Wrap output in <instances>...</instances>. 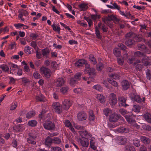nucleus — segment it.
Instances as JSON below:
<instances>
[{
  "instance_id": "nucleus-40",
  "label": "nucleus",
  "mask_w": 151,
  "mask_h": 151,
  "mask_svg": "<svg viewBox=\"0 0 151 151\" xmlns=\"http://www.w3.org/2000/svg\"><path fill=\"white\" fill-rule=\"evenodd\" d=\"M0 68L4 71L8 72L9 70V67L6 65L3 64L0 66Z\"/></svg>"
},
{
  "instance_id": "nucleus-1",
  "label": "nucleus",
  "mask_w": 151,
  "mask_h": 151,
  "mask_svg": "<svg viewBox=\"0 0 151 151\" xmlns=\"http://www.w3.org/2000/svg\"><path fill=\"white\" fill-rule=\"evenodd\" d=\"M82 139H80V140L81 145L84 147H87L89 145V141L87 138L83 137V135L84 136H86L87 135V132H83L80 133Z\"/></svg>"
},
{
  "instance_id": "nucleus-16",
  "label": "nucleus",
  "mask_w": 151,
  "mask_h": 151,
  "mask_svg": "<svg viewBox=\"0 0 151 151\" xmlns=\"http://www.w3.org/2000/svg\"><path fill=\"white\" fill-rule=\"evenodd\" d=\"M13 129L17 132H20L22 131L24 129L23 126L21 124H18L14 126Z\"/></svg>"
},
{
  "instance_id": "nucleus-56",
  "label": "nucleus",
  "mask_w": 151,
  "mask_h": 151,
  "mask_svg": "<svg viewBox=\"0 0 151 151\" xmlns=\"http://www.w3.org/2000/svg\"><path fill=\"white\" fill-rule=\"evenodd\" d=\"M117 61L119 65H122L123 64L124 62L123 58H117Z\"/></svg>"
},
{
  "instance_id": "nucleus-41",
  "label": "nucleus",
  "mask_w": 151,
  "mask_h": 151,
  "mask_svg": "<svg viewBox=\"0 0 151 151\" xmlns=\"http://www.w3.org/2000/svg\"><path fill=\"white\" fill-rule=\"evenodd\" d=\"M108 76L111 78H112L115 79H118L119 78V76L117 73H115L114 74H108Z\"/></svg>"
},
{
  "instance_id": "nucleus-29",
  "label": "nucleus",
  "mask_w": 151,
  "mask_h": 151,
  "mask_svg": "<svg viewBox=\"0 0 151 151\" xmlns=\"http://www.w3.org/2000/svg\"><path fill=\"white\" fill-rule=\"evenodd\" d=\"M37 124V122L34 120L29 121L28 123V125L29 126L34 127L36 126Z\"/></svg>"
},
{
  "instance_id": "nucleus-5",
  "label": "nucleus",
  "mask_w": 151,
  "mask_h": 151,
  "mask_svg": "<svg viewBox=\"0 0 151 151\" xmlns=\"http://www.w3.org/2000/svg\"><path fill=\"white\" fill-rule=\"evenodd\" d=\"M53 108L55 110V111L58 114L61 113L62 111V106H60V104L58 102H56L52 104Z\"/></svg>"
},
{
  "instance_id": "nucleus-39",
  "label": "nucleus",
  "mask_w": 151,
  "mask_h": 151,
  "mask_svg": "<svg viewBox=\"0 0 151 151\" xmlns=\"http://www.w3.org/2000/svg\"><path fill=\"white\" fill-rule=\"evenodd\" d=\"M140 107L138 105H134L132 108V110L134 111L139 113L140 111Z\"/></svg>"
},
{
  "instance_id": "nucleus-55",
  "label": "nucleus",
  "mask_w": 151,
  "mask_h": 151,
  "mask_svg": "<svg viewBox=\"0 0 151 151\" xmlns=\"http://www.w3.org/2000/svg\"><path fill=\"white\" fill-rule=\"evenodd\" d=\"M30 37H32L33 39L35 40V39L38 37L39 36L37 33L35 34L34 33H31L30 34Z\"/></svg>"
},
{
  "instance_id": "nucleus-30",
  "label": "nucleus",
  "mask_w": 151,
  "mask_h": 151,
  "mask_svg": "<svg viewBox=\"0 0 151 151\" xmlns=\"http://www.w3.org/2000/svg\"><path fill=\"white\" fill-rule=\"evenodd\" d=\"M145 55L144 53H142L139 51H137L134 53V56L135 57H143Z\"/></svg>"
},
{
  "instance_id": "nucleus-2",
  "label": "nucleus",
  "mask_w": 151,
  "mask_h": 151,
  "mask_svg": "<svg viewBox=\"0 0 151 151\" xmlns=\"http://www.w3.org/2000/svg\"><path fill=\"white\" fill-rule=\"evenodd\" d=\"M44 127L49 130L55 131V125L54 123L50 121H48L43 123Z\"/></svg>"
},
{
  "instance_id": "nucleus-13",
  "label": "nucleus",
  "mask_w": 151,
  "mask_h": 151,
  "mask_svg": "<svg viewBox=\"0 0 151 151\" xmlns=\"http://www.w3.org/2000/svg\"><path fill=\"white\" fill-rule=\"evenodd\" d=\"M141 62L145 66H147L150 65V59L148 57L145 55L143 57V58L141 60Z\"/></svg>"
},
{
  "instance_id": "nucleus-64",
  "label": "nucleus",
  "mask_w": 151,
  "mask_h": 151,
  "mask_svg": "<svg viewBox=\"0 0 151 151\" xmlns=\"http://www.w3.org/2000/svg\"><path fill=\"white\" fill-rule=\"evenodd\" d=\"M36 57L37 59H40L41 58L42 54L40 52L38 51V50H36Z\"/></svg>"
},
{
  "instance_id": "nucleus-19",
  "label": "nucleus",
  "mask_w": 151,
  "mask_h": 151,
  "mask_svg": "<svg viewBox=\"0 0 151 151\" xmlns=\"http://www.w3.org/2000/svg\"><path fill=\"white\" fill-rule=\"evenodd\" d=\"M121 85L123 89L124 90L127 89L129 87V84L127 80H125L123 81L121 83Z\"/></svg>"
},
{
  "instance_id": "nucleus-28",
  "label": "nucleus",
  "mask_w": 151,
  "mask_h": 151,
  "mask_svg": "<svg viewBox=\"0 0 151 151\" xmlns=\"http://www.w3.org/2000/svg\"><path fill=\"white\" fill-rule=\"evenodd\" d=\"M97 99L99 100L101 103H104L105 101V98L103 95L98 94L97 96Z\"/></svg>"
},
{
  "instance_id": "nucleus-6",
  "label": "nucleus",
  "mask_w": 151,
  "mask_h": 151,
  "mask_svg": "<svg viewBox=\"0 0 151 151\" xmlns=\"http://www.w3.org/2000/svg\"><path fill=\"white\" fill-rule=\"evenodd\" d=\"M41 70L46 78H49L50 77L51 72L50 69L42 67L41 68Z\"/></svg>"
},
{
  "instance_id": "nucleus-12",
  "label": "nucleus",
  "mask_w": 151,
  "mask_h": 151,
  "mask_svg": "<svg viewBox=\"0 0 151 151\" xmlns=\"http://www.w3.org/2000/svg\"><path fill=\"white\" fill-rule=\"evenodd\" d=\"M118 101L119 103V106L126 107L128 106L125 103L126 99L123 96L119 97L118 99Z\"/></svg>"
},
{
  "instance_id": "nucleus-11",
  "label": "nucleus",
  "mask_w": 151,
  "mask_h": 151,
  "mask_svg": "<svg viewBox=\"0 0 151 151\" xmlns=\"http://www.w3.org/2000/svg\"><path fill=\"white\" fill-rule=\"evenodd\" d=\"M116 95L114 93H111L110 96L109 103L111 105H115L116 103Z\"/></svg>"
},
{
  "instance_id": "nucleus-15",
  "label": "nucleus",
  "mask_w": 151,
  "mask_h": 151,
  "mask_svg": "<svg viewBox=\"0 0 151 151\" xmlns=\"http://www.w3.org/2000/svg\"><path fill=\"white\" fill-rule=\"evenodd\" d=\"M140 140L144 144H149L150 143L151 139L145 136H141L140 137Z\"/></svg>"
},
{
  "instance_id": "nucleus-63",
  "label": "nucleus",
  "mask_w": 151,
  "mask_h": 151,
  "mask_svg": "<svg viewBox=\"0 0 151 151\" xmlns=\"http://www.w3.org/2000/svg\"><path fill=\"white\" fill-rule=\"evenodd\" d=\"M33 76L35 79H39L40 78V75L38 72H36L33 73Z\"/></svg>"
},
{
  "instance_id": "nucleus-38",
  "label": "nucleus",
  "mask_w": 151,
  "mask_h": 151,
  "mask_svg": "<svg viewBox=\"0 0 151 151\" xmlns=\"http://www.w3.org/2000/svg\"><path fill=\"white\" fill-rule=\"evenodd\" d=\"M35 113L33 111H30L28 112L26 115V118H30L32 117L33 116L35 115Z\"/></svg>"
},
{
  "instance_id": "nucleus-18",
  "label": "nucleus",
  "mask_w": 151,
  "mask_h": 151,
  "mask_svg": "<svg viewBox=\"0 0 151 151\" xmlns=\"http://www.w3.org/2000/svg\"><path fill=\"white\" fill-rule=\"evenodd\" d=\"M129 129L128 128L124 127H121L117 129V131L119 133H127L129 132Z\"/></svg>"
},
{
  "instance_id": "nucleus-35",
  "label": "nucleus",
  "mask_w": 151,
  "mask_h": 151,
  "mask_svg": "<svg viewBox=\"0 0 151 151\" xmlns=\"http://www.w3.org/2000/svg\"><path fill=\"white\" fill-rule=\"evenodd\" d=\"M89 59L91 63L93 64H96V61L95 58L94 57L93 55H90L89 56Z\"/></svg>"
},
{
  "instance_id": "nucleus-62",
  "label": "nucleus",
  "mask_w": 151,
  "mask_h": 151,
  "mask_svg": "<svg viewBox=\"0 0 151 151\" xmlns=\"http://www.w3.org/2000/svg\"><path fill=\"white\" fill-rule=\"evenodd\" d=\"M134 33L132 32H131L127 33L125 35V38L127 39V38L129 39V38L134 34Z\"/></svg>"
},
{
  "instance_id": "nucleus-44",
  "label": "nucleus",
  "mask_w": 151,
  "mask_h": 151,
  "mask_svg": "<svg viewBox=\"0 0 151 151\" xmlns=\"http://www.w3.org/2000/svg\"><path fill=\"white\" fill-rule=\"evenodd\" d=\"M42 54L43 56H45L46 55H48L50 52L49 50L47 49H42Z\"/></svg>"
},
{
  "instance_id": "nucleus-21",
  "label": "nucleus",
  "mask_w": 151,
  "mask_h": 151,
  "mask_svg": "<svg viewBox=\"0 0 151 151\" xmlns=\"http://www.w3.org/2000/svg\"><path fill=\"white\" fill-rule=\"evenodd\" d=\"M143 116L146 121L151 123V114L148 112L144 114Z\"/></svg>"
},
{
  "instance_id": "nucleus-34",
  "label": "nucleus",
  "mask_w": 151,
  "mask_h": 151,
  "mask_svg": "<svg viewBox=\"0 0 151 151\" xmlns=\"http://www.w3.org/2000/svg\"><path fill=\"white\" fill-rule=\"evenodd\" d=\"M102 21L104 23L107 25L109 27L111 28L113 27V24L112 23H110L111 21H106L105 17L102 18Z\"/></svg>"
},
{
  "instance_id": "nucleus-52",
  "label": "nucleus",
  "mask_w": 151,
  "mask_h": 151,
  "mask_svg": "<svg viewBox=\"0 0 151 151\" xmlns=\"http://www.w3.org/2000/svg\"><path fill=\"white\" fill-rule=\"evenodd\" d=\"M68 89V88L67 86L64 87L60 89V91L63 93H65L67 92Z\"/></svg>"
},
{
  "instance_id": "nucleus-36",
  "label": "nucleus",
  "mask_w": 151,
  "mask_h": 151,
  "mask_svg": "<svg viewBox=\"0 0 151 151\" xmlns=\"http://www.w3.org/2000/svg\"><path fill=\"white\" fill-rule=\"evenodd\" d=\"M113 6L107 5L106 6L109 8H110L111 9H116L119 10L120 8L119 6L116 3H114L113 4Z\"/></svg>"
},
{
  "instance_id": "nucleus-59",
  "label": "nucleus",
  "mask_w": 151,
  "mask_h": 151,
  "mask_svg": "<svg viewBox=\"0 0 151 151\" xmlns=\"http://www.w3.org/2000/svg\"><path fill=\"white\" fill-rule=\"evenodd\" d=\"M97 69L98 71H100L102 70L104 68L103 64L100 63L99 64L97 65Z\"/></svg>"
},
{
  "instance_id": "nucleus-54",
  "label": "nucleus",
  "mask_w": 151,
  "mask_h": 151,
  "mask_svg": "<svg viewBox=\"0 0 151 151\" xmlns=\"http://www.w3.org/2000/svg\"><path fill=\"white\" fill-rule=\"evenodd\" d=\"M81 74V73H76L74 76V78L75 80H80Z\"/></svg>"
},
{
  "instance_id": "nucleus-3",
  "label": "nucleus",
  "mask_w": 151,
  "mask_h": 151,
  "mask_svg": "<svg viewBox=\"0 0 151 151\" xmlns=\"http://www.w3.org/2000/svg\"><path fill=\"white\" fill-rule=\"evenodd\" d=\"M121 117L120 115L114 113L110 115L109 120L111 122H116L119 119H121Z\"/></svg>"
},
{
  "instance_id": "nucleus-31",
  "label": "nucleus",
  "mask_w": 151,
  "mask_h": 151,
  "mask_svg": "<svg viewBox=\"0 0 151 151\" xmlns=\"http://www.w3.org/2000/svg\"><path fill=\"white\" fill-rule=\"evenodd\" d=\"M125 151H136V150L134 146L127 145L125 147Z\"/></svg>"
},
{
  "instance_id": "nucleus-51",
  "label": "nucleus",
  "mask_w": 151,
  "mask_h": 151,
  "mask_svg": "<svg viewBox=\"0 0 151 151\" xmlns=\"http://www.w3.org/2000/svg\"><path fill=\"white\" fill-rule=\"evenodd\" d=\"M139 151H147V147L144 145H141L139 149Z\"/></svg>"
},
{
  "instance_id": "nucleus-25",
  "label": "nucleus",
  "mask_w": 151,
  "mask_h": 151,
  "mask_svg": "<svg viewBox=\"0 0 151 151\" xmlns=\"http://www.w3.org/2000/svg\"><path fill=\"white\" fill-rule=\"evenodd\" d=\"M134 42V41L133 40L127 38L126 39L125 43L127 46L131 47L133 45Z\"/></svg>"
},
{
  "instance_id": "nucleus-23",
  "label": "nucleus",
  "mask_w": 151,
  "mask_h": 151,
  "mask_svg": "<svg viewBox=\"0 0 151 151\" xmlns=\"http://www.w3.org/2000/svg\"><path fill=\"white\" fill-rule=\"evenodd\" d=\"M64 80L63 78H59L56 82V86L57 87H61L64 84Z\"/></svg>"
},
{
  "instance_id": "nucleus-58",
  "label": "nucleus",
  "mask_w": 151,
  "mask_h": 151,
  "mask_svg": "<svg viewBox=\"0 0 151 151\" xmlns=\"http://www.w3.org/2000/svg\"><path fill=\"white\" fill-rule=\"evenodd\" d=\"M64 124H65V126L67 127H69L72 125L71 123L68 120H67L65 121V122H64Z\"/></svg>"
},
{
  "instance_id": "nucleus-47",
  "label": "nucleus",
  "mask_w": 151,
  "mask_h": 151,
  "mask_svg": "<svg viewBox=\"0 0 151 151\" xmlns=\"http://www.w3.org/2000/svg\"><path fill=\"white\" fill-rule=\"evenodd\" d=\"M27 142L33 145H35L36 143V141L35 140L28 138L27 139Z\"/></svg>"
},
{
  "instance_id": "nucleus-10",
  "label": "nucleus",
  "mask_w": 151,
  "mask_h": 151,
  "mask_svg": "<svg viewBox=\"0 0 151 151\" xmlns=\"http://www.w3.org/2000/svg\"><path fill=\"white\" fill-rule=\"evenodd\" d=\"M106 21H112L114 23H117L119 22V20L115 16L113 15H108L107 17H105Z\"/></svg>"
},
{
  "instance_id": "nucleus-53",
  "label": "nucleus",
  "mask_w": 151,
  "mask_h": 151,
  "mask_svg": "<svg viewBox=\"0 0 151 151\" xmlns=\"http://www.w3.org/2000/svg\"><path fill=\"white\" fill-rule=\"evenodd\" d=\"M9 67H10V69H11L12 68H14L15 69L16 68H17L18 69L19 67L17 65L14 64L12 63H10L9 64Z\"/></svg>"
},
{
  "instance_id": "nucleus-43",
  "label": "nucleus",
  "mask_w": 151,
  "mask_h": 151,
  "mask_svg": "<svg viewBox=\"0 0 151 151\" xmlns=\"http://www.w3.org/2000/svg\"><path fill=\"white\" fill-rule=\"evenodd\" d=\"M144 68L143 65L141 64H138L135 66V69L137 70L141 71L142 70V68Z\"/></svg>"
},
{
  "instance_id": "nucleus-48",
  "label": "nucleus",
  "mask_w": 151,
  "mask_h": 151,
  "mask_svg": "<svg viewBox=\"0 0 151 151\" xmlns=\"http://www.w3.org/2000/svg\"><path fill=\"white\" fill-rule=\"evenodd\" d=\"M52 27L54 31L58 32L59 34L60 33V29L59 27H56V26H55L54 24L52 25Z\"/></svg>"
},
{
  "instance_id": "nucleus-27",
  "label": "nucleus",
  "mask_w": 151,
  "mask_h": 151,
  "mask_svg": "<svg viewBox=\"0 0 151 151\" xmlns=\"http://www.w3.org/2000/svg\"><path fill=\"white\" fill-rule=\"evenodd\" d=\"M107 79L109 83H111L114 86L117 87L118 86V84L117 83L116 81L113 80L112 78H108Z\"/></svg>"
},
{
  "instance_id": "nucleus-4",
  "label": "nucleus",
  "mask_w": 151,
  "mask_h": 151,
  "mask_svg": "<svg viewBox=\"0 0 151 151\" xmlns=\"http://www.w3.org/2000/svg\"><path fill=\"white\" fill-rule=\"evenodd\" d=\"M130 97L131 100L133 101H135L138 103L142 102V99L141 98L139 95H137L135 93H132L131 94Z\"/></svg>"
},
{
  "instance_id": "nucleus-7",
  "label": "nucleus",
  "mask_w": 151,
  "mask_h": 151,
  "mask_svg": "<svg viewBox=\"0 0 151 151\" xmlns=\"http://www.w3.org/2000/svg\"><path fill=\"white\" fill-rule=\"evenodd\" d=\"M138 49L143 51L147 54H149L150 52L147 47L144 44H138L137 45Z\"/></svg>"
},
{
  "instance_id": "nucleus-33",
  "label": "nucleus",
  "mask_w": 151,
  "mask_h": 151,
  "mask_svg": "<svg viewBox=\"0 0 151 151\" xmlns=\"http://www.w3.org/2000/svg\"><path fill=\"white\" fill-rule=\"evenodd\" d=\"M36 99L37 102H44L45 101V97L42 94H40L39 96H36Z\"/></svg>"
},
{
  "instance_id": "nucleus-9",
  "label": "nucleus",
  "mask_w": 151,
  "mask_h": 151,
  "mask_svg": "<svg viewBox=\"0 0 151 151\" xmlns=\"http://www.w3.org/2000/svg\"><path fill=\"white\" fill-rule=\"evenodd\" d=\"M72 103L70 100L65 99L63 102L62 107L64 109L67 110L71 105Z\"/></svg>"
},
{
  "instance_id": "nucleus-14",
  "label": "nucleus",
  "mask_w": 151,
  "mask_h": 151,
  "mask_svg": "<svg viewBox=\"0 0 151 151\" xmlns=\"http://www.w3.org/2000/svg\"><path fill=\"white\" fill-rule=\"evenodd\" d=\"M125 118L127 121L130 123L132 124L136 122L134 117L133 115L127 114L125 115Z\"/></svg>"
},
{
  "instance_id": "nucleus-24",
  "label": "nucleus",
  "mask_w": 151,
  "mask_h": 151,
  "mask_svg": "<svg viewBox=\"0 0 151 151\" xmlns=\"http://www.w3.org/2000/svg\"><path fill=\"white\" fill-rule=\"evenodd\" d=\"M52 143H53V139H52L49 136L47 137L45 140V145L47 146L50 147Z\"/></svg>"
},
{
  "instance_id": "nucleus-32",
  "label": "nucleus",
  "mask_w": 151,
  "mask_h": 151,
  "mask_svg": "<svg viewBox=\"0 0 151 151\" xmlns=\"http://www.w3.org/2000/svg\"><path fill=\"white\" fill-rule=\"evenodd\" d=\"M133 142L134 145L136 147H139L140 145L139 140L136 138L133 139Z\"/></svg>"
},
{
  "instance_id": "nucleus-61",
  "label": "nucleus",
  "mask_w": 151,
  "mask_h": 151,
  "mask_svg": "<svg viewBox=\"0 0 151 151\" xmlns=\"http://www.w3.org/2000/svg\"><path fill=\"white\" fill-rule=\"evenodd\" d=\"M22 82L26 84L30 82L29 80L25 77H23L22 78Z\"/></svg>"
},
{
  "instance_id": "nucleus-8",
  "label": "nucleus",
  "mask_w": 151,
  "mask_h": 151,
  "mask_svg": "<svg viewBox=\"0 0 151 151\" xmlns=\"http://www.w3.org/2000/svg\"><path fill=\"white\" fill-rule=\"evenodd\" d=\"M77 117L79 121L85 120L87 118V115L83 111H81L78 114Z\"/></svg>"
},
{
  "instance_id": "nucleus-37",
  "label": "nucleus",
  "mask_w": 151,
  "mask_h": 151,
  "mask_svg": "<svg viewBox=\"0 0 151 151\" xmlns=\"http://www.w3.org/2000/svg\"><path fill=\"white\" fill-rule=\"evenodd\" d=\"M114 53L115 56L116 57H119L121 55L120 50L118 48H115L114 49Z\"/></svg>"
},
{
  "instance_id": "nucleus-17",
  "label": "nucleus",
  "mask_w": 151,
  "mask_h": 151,
  "mask_svg": "<svg viewBox=\"0 0 151 151\" xmlns=\"http://www.w3.org/2000/svg\"><path fill=\"white\" fill-rule=\"evenodd\" d=\"M86 62V61L84 59L79 60L75 63V65L76 67L79 68L82 66Z\"/></svg>"
},
{
  "instance_id": "nucleus-60",
  "label": "nucleus",
  "mask_w": 151,
  "mask_h": 151,
  "mask_svg": "<svg viewBox=\"0 0 151 151\" xmlns=\"http://www.w3.org/2000/svg\"><path fill=\"white\" fill-rule=\"evenodd\" d=\"M79 7L82 10H85L87 8V6L86 4H82L79 5Z\"/></svg>"
},
{
  "instance_id": "nucleus-22",
  "label": "nucleus",
  "mask_w": 151,
  "mask_h": 151,
  "mask_svg": "<svg viewBox=\"0 0 151 151\" xmlns=\"http://www.w3.org/2000/svg\"><path fill=\"white\" fill-rule=\"evenodd\" d=\"M88 70L84 72L85 73H88L90 76H95L96 75L95 70L94 68L91 67Z\"/></svg>"
},
{
  "instance_id": "nucleus-26",
  "label": "nucleus",
  "mask_w": 151,
  "mask_h": 151,
  "mask_svg": "<svg viewBox=\"0 0 151 151\" xmlns=\"http://www.w3.org/2000/svg\"><path fill=\"white\" fill-rule=\"evenodd\" d=\"M78 83V80H75L73 78H71L70 80V84L73 86L76 85Z\"/></svg>"
},
{
  "instance_id": "nucleus-57",
  "label": "nucleus",
  "mask_w": 151,
  "mask_h": 151,
  "mask_svg": "<svg viewBox=\"0 0 151 151\" xmlns=\"http://www.w3.org/2000/svg\"><path fill=\"white\" fill-rule=\"evenodd\" d=\"M143 128L145 129L151 131V127L148 125H144L143 126Z\"/></svg>"
},
{
  "instance_id": "nucleus-50",
  "label": "nucleus",
  "mask_w": 151,
  "mask_h": 151,
  "mask_svg": "<svg viewBox=\"0 0 151 151\" xmlns=\"http://www.w3.org/2000/svg\"><path fill=\"white\" fill-rule=\"evenodd\" d=\"M90 146L94 150H95L96 149V147L94 146L95 143L92 140V139H90Z\"/></svg>"
},
{
  "instance_id": "nucleus-20",
  "label": "nucleus",
  "mask_w": 151,
  "mask_h": 151,
  "mask_svg": "<svg viewBox=\"0 0 151 151\" xmlns=\"http://www.w3.org/2000/svg\"><path fill=\"white\" fill-rule=\"evenodd\" d=\"M117 139L120 145H124L127 141V139L124 136H119L117 137Z\"/></svg>"
},
{
  "instance_id": "nucleus-42",
  "label": "nucleus",
  "mask_w": 151,
  "mask_h": 151,
  "mask_svg": "<svg viewBox=\"0 0 151 151\" xmlns=\"http://www.w3.org/2000/svg\"><path fill=\"white\" fill-rule=\"evenodd\" d=\"M61 142V139L59 138L58 137H54L53 138V143L58 144H60Z\"/></svg>"
},
{
  "instance_id": "nucleus-46",
  "label": "nucleus",
  "mask_w": 151,
  "mask_h": 151,
  "mask_svg": "<svg viewBox=\"0 0 151 151\" xmlns=\"http://www.w3.org/2000/svg\"><path fill=\"white\" fill-rule=\"evenodd\" d=\"M93 88L99 91H101L102 90V87L100 85L97 84L95 85L93 87Z\"/></svg>"
},
{
  "instance_id": "nucleus-45",
  "label": "nucleus",
  "mask_w": 151,
  "mask_h": 151,
  "mask_svg": "<svg viewBox=\"0 0 151 151\" xmlns=\"http://www.w3.org/2000/svg\"><path fill=\"white\" fill-rule=\"evenodd\" d=\"M95 29L96 34V36L97 38L98 39L101 38V36L100 35L99 31L98 28L97 27V26H96L95 27Z\"/></svg>"
},
{
  "instance_id": "nucleus-49",
  "label": "nucleus",
  "mask_w": 151,
  "mask_h": 151,
  "mask_svg": "<svg viewBox=\"0 0 151 151\" xmlns=\"http://www.w3.org/2000/svg\"><path fill=\"white\" fill-rule=\"evenodd\" d=\"M51 151H62L61 148L59 147H53L51 148Z\"/></svg>"
}]
</instances>
